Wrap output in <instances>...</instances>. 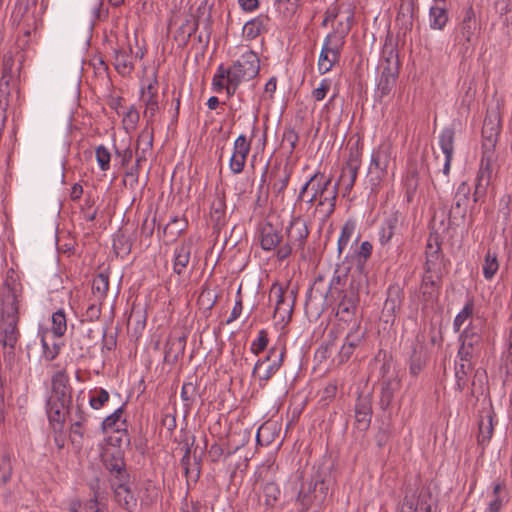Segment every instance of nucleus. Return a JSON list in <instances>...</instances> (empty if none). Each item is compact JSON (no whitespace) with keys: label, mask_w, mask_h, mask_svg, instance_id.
Segmentation results:
<instances>
[{"label":"nucleus","mask_w":512,"mask_h":512,"mask_svg":"<svg viewBox=\"0 0 512 512\" xmlns=\"http://www.w3.org/2000/svg\"><path fill=\"white\" fill-rule=\"evenodd\" d=\"M352 18V14H349L346 18V24L340 22L338 27L325 37L318 58V71L320 74H326L339 62L345 38L351 28Z\"/></svg>","instance_id":"nucleus-3"},{"label":"nucleus","mask_w":512,"mask_h":512,"mask_svg":"<svg viewBox=\"0 0 512 512\" xmlns=\"http://www.w3.org/2000/svg\"><path fill=\"white\" fill-rule=\"evenodd\" d=\"M325 184H331V178L320 172L314 173L301 187L297 201L305 202L312 207L316 202L318 203Z\"/></svg>","instance_id":"nucleus-14"},{"label":"nucleus","mask_w":512,"mask_h":512,"mask_svg":"<svg viewBox=\"0 0 512 512\" xmlns=\"http://www.w3.org/2000/svg\"><path fill=\"white\" fill-rule=\"evenodd\" d=\"M474 311V304L468 301L462 310L455 316L453 321L454 332H459L463 324L472 317Z\"/></svg>","instance_id":"nucleus-54"},{"label":"nucleus","mask_w":512,"mask_h":512,"mask_svg":"<svg viewBox=\"0 0 512 512\" xmlns=\"http://www.w3.org/2000/svg\"><path fill=\"white\" fill-rule=\"evenodd\" d=\"M335 302V316L345 323L358 322L355 318L359 304V285L352 281L348 288L338 291V295L332 297Z\"/></svg>","instance_id":"nucleus-5"},{"label":"nucleus","mask_w":512,"mask_h":512,"mask_svg":"<svg viewBox=\"0 0 512 512\" xmlns=\"http://www.w3.org/2000/svg\"><path fill=\"white\" fill-rule=\"evenodd\" d=\"M477 29L475 11L472 6H468L461 12L460 21L455 30V41L468 50L475 41Z\"/></svg>","instance_id":"nucleus-11"},{"label":"nucleus","mask_w":512,"mask_h":512,"mask_svg":"<svg viewBox=\"0 0 512 512\" xmlns=\"http://www.w3.org/2000/svg\"><path fill=\"white\" fill-rule=\"evenodd\" d=\"M287 240L297 248H303L309 235L307 223L301 217H294L286 229Z\"/></svg>","instance_id":"nucleus-27"},{"label":"nucleus","mask_w":512,"mask_h":512,"mask_svg":"<svg viewBox=\"0 0 512 512\" xmlns=\"http://www.w3.org/2000/svg\"><path fill=\"white\" fill-rule=\"evenodd\" d=\"M448 22V13L444 7L432 6L429 10V23L433 30H442Z\"/></svg>","instance_id":"nucleus-43"},{"label":"nucleus","mask_w":512,"mask_h":512,"mask_svg":"<svg viewBox=\"0 0 512 512\" xmlns=\"http://www.w3.org/2000/svg\"><path fill=\"white\" fill-rule=\"evenodd\" d=\"M49 333L48 331H43L40 333V343L42 346V357L47 361L54 360L59 352H60V346L53 341L52 343H49L47 337Z\"/></svg>","instance_id":"nucleus-46"},{"label":"nucleus","mask_w":512,"mask_h":512,"mask_svg":"<svg viewBox=\"0 0 512 512\" xmlns=\"http://www.w3.org/2000/svg\"><path fill=\"white\" fill-rule=\"evenodd\" d=\"M269 343L268 332L265 329L258 331L257 337L252 341L250 345V351L254 355H259L261 352L266 350Z\"/></svg>","instance_id":"nucleus-55"},{"label":"nucleus","mask_w":512,"mask_h":512,"mask_svg":"<svg viewBox=\"0 0 512 512\" xmlns=\"http://www.w3.org/2000/svg\"><path fill=\"white\" fill-rule=\"evenodd\" d=\"M474 366L472 360H459L455 362V377L456 387L458 390L463 391L467 386V376L473 370Z\"/></svg>","instance_id":"nucleus-39"},{"label":"nucleus","mask_w":512,"mask_h":512,"mask_svg":"<svg viewBox=\"0 0 512 512\" xmlns=\"http://www.w3.org/2000/svg\"><path fill=\"white\" fill-rule=\"evenodd\" d=\"M197 396V386L192 382H185L181 389V399L184 402H193Z\"/></svg>","instance_id":"nucleus-59"},{"label":"nucleus","mask_w":512,"mask_h":512,"mask_svg":"<svg viewBox=\"0 0 512 512\" xmlns=\"http://www.w3.org/2000/svg\"><path fill=\"white\" fill-rule=\"evenodd\" d=\"M139 112L134 106H130L127 110V112L124 115L123 123L125 124L126 128L133 129L139 122Z\"/></svg>","instance_id":"nucleus-60"},{"label":"nucleus","mask_w":512,"mask_h":512,"mask_svg":"<svg viewBox=\"0 0 512 512\" xmlns=\"http://www.w3.org/2000/svg\"><path fill=\"white\" fill-rule=\"evenodd\" d=\"M405 229L406 224L404 215L397 210L392 211L385 216L380 225L378 232L379 243L383 247L389 245L392 239L395 236L403 234Z\"/></svg>","instance_id":"nucleus-13"},{"label":"nucleus","mask_w":512,"mask_h":512,"mask_svg":"<svg viewBox=\"0 0 512 512\" xmlns=\"http://www.w3.org/2000/svg\"><path fill=\"white\" fill-rule=\"evenodd\" d=\"M153 147V134L151 131L144 129L137 138L136 151L141 154L148 155Z\"/></svg>","instance_id":"nucleus-53"},{"label":"nucleus","mask_w":512,"mask_h":512,"mask_svg":"<svg viewBox=\"0 0 512 512\" xmlns=\"http://www.w3.org/2000/svg\"><path fill=\"white\" fill-rule=\"evenodd\" d=\"M286 349L283 346H272L265 357L256 361L252 375L257 377L260 385H265L283 365Z\"/></svg>","instance_id":"nucleus-6"},{"label":"nucleus","mask_w":512,"mask_h":512,"mask_svg":"<svg viewBox=\"0 0 512 512\" xmlns=\"http://www.w3.org/2000/svg\"><path fill=\"white\" fill-rule=\"evenodd\" d=\"M480 325L470 322L460 333V347L457 352L459 360H472L479 354L482 336Z\"/></svg>","instance_id":"nucleus-9"},{"label":"nucleus","mask_w":512,"mask_h":512,"mask_svg":"<svg viewBox=\"0 0 512 512\" xmlns=\"http://www.w3.org/2000/svg\"><path fill=\"white\" fill-rule=\"evenodd\" d=\"M52 392L50 399L61 401L66 405L71 403V387L69 386V377L63 371H58L52 376Z\"/></svg>","instance_id":"nucleus-25"},{"label":"nucleus","mask_w":512,"mask_h":512,"mask_svg":"<svg viewBox=\"0 0 512 512\" xmlns=\"http://www.w3.org/2000/svg\"><path fill=\"white\" fill-rule=\"evenodd\" d=\"M52 333L55 337H62L67 330V319L62 309L57 310L52 314Z\"/></svg>","instance_id":"nucleus-49"},{"label":"nucleus","mask_w":512,"mask_h":512,"mask_svg":"<svg viewBox=\"0 0 512 512\" xmlns=\"http://www.w3.org/2000/svg\"><path fill=\"white\" fill-rule=\"evenodd\" d=\"M346 278L347 269H342L340 266H338L330 280L327 291L325 293H321L326 302L328 301L329 297L338 295V287L344 285Z\"/></svg>","instance_id":"nucleus-41"},{"label":"nucleus","mask_w":512,"mask_h":512,"mask_svg":"<svg viewBox=\"0 0 512 512\" xmlns=\"http://www.w3.org/2000/svg\"><path fill=\"white\" fill-rule=\"evenodd\" d=\"M441 279L442 274H423L420 290L424 301H433L438 297Z\"/></svg>","instance_id":"nucleus-31"},{"label":"nucleus","mask_w":512,"mask_h":512,"mask_svg":"<svg viewBox=\"0 0 512 512\" xmlns=\"http://www.w3.org/2000/svg\"><path fill=\"white\" fill-rule=\"evenodd\" d=\"M232 74L230 69H226L223 65L218 66L216 73L212 79V87L216 92H221L224 90L225 85H227V81L229 76Z\"/></svg>","instance_id":"nucleus-52"},{"label":"nucleus","mask_w":512,"mask_h":512,"mask_svg":"<svg viewBox=\"0 0 512 512\" xmlns=\"http://www.w3.org/2000/svg\"><path fill=\"white\" fill-rule=\"evenodd\" d=\"M109 393L104 388H95L89 392V405L92 409H101L109 401Z\"/></svg>","instance_id":"nucleus-50"},{"label":"nucleus","mask_w":512,"mask_h":512,"mask_svg":"<svg viewBox=\"0 0 512 512\" xmlns=\"http://www.w3.org/2000/svg\"><path fill=\"white\" fill-rule=\"evenodd\" d=\"M455 132L452 128H444L439 135V146L445 156L454 154Z\"/></svg>","instance_id":"nucleus-47"},{"label":"nucleus","mask_w":512,"mask_h":512,"mask_svg":"<svg viewBox=\"0 0 512 512\" xmlns=\"http://www.w3.org/2000/svg\"><path fill=\"white\" fill-rule=\"evenodd\" d=\"M109 290V275L106 272L97 274L92 282V293L94 297L102 303Z\"/></svg>","instance_id":"nucleus-40"},{"label":"nucleus","mask_w":512,"mask_h":512,"mask_svg":"<svg viewBox=\"0 0 512 512\" xmlns=\"http://www.w3.org/2000/svg\"><path fill=\"white\" fill-rule=\"evenodd\" d=\"M330 88L331 80L329 78L322 79L319 86L312 91L313 99L315 101H322L326 97Z\"/></svg>","instance_id":"nucleus-58"},{"label":"nucleus","mask_w":512,"mask_h":512,"mask_svg":"<svg viewBox=\"0 0 512 512\" xmlns=\"http://www.w3.org/2000/svg\"><path fill=\"white\" fill-rule=\"evenodd\" d=\"M382 369L386 372L381 381V399L380 404L383 409H386L392 403L396 392L401 387V378L397 372L389 374V366L383 365Z\"/></svg>","instance_id":"nucleus-20"},{"label":"nucleus","mask_w":512,"mask_h":512,"mask_svg":"<svg viewBox=\"0 0 512 512\" xmlns=\"http://www.w3.org/2000/svg\"><path fill=\"white\" fill-rule=\"evenodd\" d=\"M330 185L325 184V189L323 188V193H321L315 208V212L321 215L322 220H327L334 213L336 207L339 183H335L332 188Z\"/></svg>","instance_id":"nucleus-24"},{"label":"nucleus","mask_w":512,"mask_h":512,"mask_svg":"<svg viewBox=\"0 0 512 512\" xmlns=\"http://www.w3.org/2000/svg\"><path fill=\"white\" fill-rule=\"evenodd\" d=\"M386 66H382V72L379 80V89L383 95L390 93L394 85L396 84L399 74L398 59L395 58L393 61L385 59ZM383 65V63L381 64Z\"/></svg>","instance_id":"nucleus-26"},{"label":"nucleus","mask_w":512,"mask_h":512,"mask_svg":"<svg viewBox=\"0 0 512 512\" xmlns=\"http://www.w3.org/2000/svg\"><path fill=\"white\" fill-rule=\"evenodd\" d=\"M470 186L467 182H461L454 195V203L452 209L456 210L457 213L464 216L467 212L468 204L470 201Z\"/></svg>","instance_id":"nucleus-37"},{"label":"nucleus","mask_w":512,"mask_h":512,"mask_svg":"<svg viewBox=\"0 0 512 512\" xmlns=\"http://www.w3.org/2000/svg\"><path fill=\"white\" fill-rule=\"evenodd\" d=\"M364 340V332L360 329V323L355 322L351 325L348 334L345 337L344 343L341 346L339 353L337 355V360L339 364H343L347 362L356 347L360 345V343Z\"/></svg>","instance_id":"nucleus-21"},{"label":"nucleus","mask_w":512,"mask_h":512,"mask_svg":"<svg viewBox=\"0 0 512 512\" xmlns=\"http://www.w3.org/2000/svg\"><path fill=\"white\" fill-rule=\"evenodd\" d=\"M193 247V237H188L175 246L173 251V271L177 275H182L186 271L191 259Z\"/></svg>","instance_id":"nucleus-23"},{"label":"nucleus","mask_w":512,"mask_h":512,"mask_svg":"<svg viewBox=\"0 0 512 512\" xmlns=\"http://www.w3.org/2000/svg\"><path fill=\"white\" fill-rule=\"evenodd\" d=\"M144 53L142 49L134 53L130 44L118 46L114 49L113 66L121 76H129L135 68L136 59H142Z\"/></svg>","instance_id":"nucleus-16"},{"label":"nucleus","mask_w":512,"mask_h":512,"mask_svg":"<svg viewBox=\"0 0 512 512\" xmlns=\"http://www.w3.org/2000/svg\"><path fill=\"white\" fill-rule=\"evenodd\" d=\"M427 362V353L424 346L420 343H415L412 346L411 355L409 358V373L412 376H417L423 370Z\"/></svg>","instance_id":"nucleus-34"},{"label":"nucleus","mask_w":512,"mask_h":512,"mask_svg":"<svg viewBox=\"0 0 512 512\" xmlns=\"http://www.w3.org/2000/svg\"><path fill=\"white\" fill-rule=\"evenodd\" d=\"M251 150V140L244 134L239 135L233 144V152L229 160V169L233 174L243 172L247 157Z\"/></svg>","instance_id":"nucleus-18"},{"label":"nucleus","mask_w":512,"mask_h":512,"mask_svg":"<svg viewBox=\"0 0 512 512\" xmlns=\"http://www.w3.org/2000/svg\"><path fill=\"white\" fill-rule=\"evenodd\" d=\"M272 177H273V184L272 189L273 191L279 195L283 194L286 190L290 177H291V170L287 167H284L283 169H277L275 171H272Z\"/></svg>","instance_id":"nucleus-42"},{"label":"nucleus","mask_w":512,"mask_h":512,"mask_svg":"<svg viewBox=\"0 0 512 512\" xmlns=\"http://www.w3.org/2000/svg\"><path fill=\"white\" fill-rule=\"evenodd\" d=\"M361 152L358 148H351L349 157L345 164L342 166L341 174L336 183H339L344 189V196L349 194L354 187L355 181L361 167Z\"/></svg>","instance_id":"nucleus-15"},{"label":"nucleus","mask_w":512,"mask_h":512,"mask_svg":"<svg viewBox=\"0 0 512 512\" xmlns=\"http://www.w3.org/2000/svg\"><path fill=\"white\" fill-rule=\"evenodd\" d=\"M69 406L48 398L46 402V413L50 422L63 424L66 414L69 412Z\"/></svg>","instance_id":"nucleus-38"},{"label":"nucleus","mask_w":512,"mask_h":512,"mask_svg":"<svg viewBox=\"0 0 512 512\" xmlns=\"http://www.w3.org/2000/svg\"><path fill=\"white\" fill-rule=\"evenodd\" d=\"M394 158L393 145L389 140L382 141L371 153L367 172V181L371 191L376 192L388 174L389 165Z\"/></svg>","instance_id":"nucleus-4"},{"label":"nucleus","mask_w":512,"mask_h":512,"mask_svg":"<svg viewBox=\"0 0 512 512\" xmlns=\"http://www.w3.org/2000/svg\"><path fill=\"white\" fill-rule=\"evenodd\" d=\"M142 102L144 103L145 110L144 116L148 119V121H152L159 109L158 99H157V81L154 83H149L147 87L142 89Z\"/></svg>","instance_id":"nucleus-29"},{"label":"nucleus","mask_w":512,"mask_h":512,"mask_svg":"<svg viewBox=\"0 0 512 512\" xmlns=\"http://www.w3.org/2000/svg\"><path fill=\"white\" fill-rule=\"evenodd\" d=\"M95 156L101 171H107L110 169L111 154L108 148L104 145L97 146L95 148Z\"/></svg>","instance_id":"nucleus-56"},{"label":"nucleus","mask_w":512,"mask_h":512,"mask_svg":"<svg viewBox=\"0 0 512 512\" xmlns=\"http://www.w3.org/2000/svg\"><path fill=\"white\" fill-rule=\"evenodd\" d=\"M499 269L497 255L490 250L487 251L482 267L483 276L486 280H492Z\"/></svg>","instance_id":"nucleus-48"},{"label":"nucleus","mask_w":512,"mask_h":512,"mask_svg":"<svg viewBox=\"0 0 512 512\" xmlns=\"http://www.w3.org/2000/svg\"><path fill=\"white\" fill-rule=\"evenodd\" d=\"M269 18L265 15H258L257 17L247 21L243 27V36L247 40H254L263 32L267 31Z\"/></svg>","instance_id":"nucleus-33"},{"label":"nucleus","mask_w":512,"mask_h":512,"mask_svg":"<svg viewBox=\"0 0 512 512\" xmlns=\"http://www.w3.org/2000/svg\"><path fill=\"white\" fill-rule=\"evenodd\" d=\"M265 503L272 506L280 496V489L274 482H267L263 487Z\"/></svg>","instance_id":"nucleus-57"},{"label":"nucleus","mask_w":512,"mask_h":512,"mask_svg":"<svg viewBox=\"0 0 512 512\" xmlns=\"http://www.w3.org/2000/svg\"><path fill=\"white\" fill-rule=\"evenodd\" d=\"M328 490V484L320 473L314 474L309 481L303 482L297 496L302 512H306L314 503L323 504Z\"/></svg>","instance_id":"nucleus-7"},{"label":"nucleus","mask_w":512,"mask_h":512,"mask_svg":"<svg viewBox=\"0 0 512 512\" xmlns=\"http://www.w3.org/2000/svg\"><path fill=\"white\" fill-rule=\"evenodd\" d=\"M111 487L115 501L125 510L132 512L137 507V497L128 485V475L124 469L118 467L116 475L111 479Z\"/></svg>","instance_id":"nucleus-10"},{"label":"nucleus","mask_w":512,"mask_h":512,"mask_svg":"<svg viewBox=\"0 0 512 512\" xmlns=\"http://www.w3.org/2000/svg\"><path fill=\"white\" fill-rule=\"evenodd\" d=\"M484 142L482 144V157L479 164V169L475 177V189L473 193V201L477 202L480 198L484 197L487 189L491 184L493 174L494 162V147L497 142L499 134L498 127H491L489 134L487 131V122L483 128Z\"/></svg>","instance_id":"nucleus-2"},{"label":"nucleus","mask_w":512,"mask_h":512,"mask_svg":"<svg viewBox=\"0 0 512 512\" xmlns=\"http://www.w3.org/2000/svg\"><path fill=\"white\" fill-rule=\"evenodd\" d=\"M96 331L88 326H81L71 337V351L74 357L82 358L94 347L96 343Z\"/></svg>","instance_id":"nucleus-17"},{"label":"nucleus","mask_w":512,"mask_h":512,"mask_svg":"<svg viewBox=\"0 0 512 512\" xmlns=\"http://www.w3.org/2000/svg\"><path fill=\"white\" fill-rule=\"evenodd\" d=\"M13 460V452L10 449H0V486L10 481L13 474Z\"/></svg>","instance_id":"nucleus-36"},{"label":"nucleus","mask_w":512,"mask_h":512,"mask_svg":"<svg viewBox=\"0 0 512 512\" xmlns=\"http://www.w3.org/2000/svg\"><path fill=\"white\" fill-rule=\"evenodd\" d=\"M123 406L116 409L112 414L107 416L101 424L102 431L107 432H120L126 430V419L123 418Z\"/></svg>","instance_id":"nucleus-35"},{"label":"nucleus","mask_w":512,"mask_h":512,"mask_svg":"<svg viewBox=\"0 0 512 512\" xmlns=\"http://www.w3.org/2000/svg\"><path fill=\"white\" fill-rule=\"evenodd\" d=\"M146 312L141 307H133L128 318V325H134L136 332H142L146 326Z\"/></svg>","instance_id":"nucleus-51"},{"label":"nucleus","mask_w":512,"mask_h":512,"mask_svg":"<svg viewBox=\"0 0 512 512\" xmlns=\"http://www.w3.org/2000/svg\"><path fill=\"white\" fill-rule=\"evenodd\" d=\"M432 492L428 486H422L417 496V502L415 505L420 506L427 503H434Z\"/></svg>","instance_id":"nucleus-61"},{"label":"nucleus","mask_w":512,"mask_h":512,"mask_svg":"<svg viewBox=\"0 0 512 512\" xmlns=\"http://www.w3.org/2000/svg\"><path fill=\"white\" fill-rule=\"evenodd\" d=\"M211 210L214 214L217 215L218 220L225 215L226 203L224 196L216 197V199L212 202Z\"/></svg>","instance_id":"nucleus-62"},{"label":"nucleus","mask_w":512,"mask_h":512,"mask_svg":"<svg viewBox=\"0 0 512 512\" xmlns=\"http://www.w3.org/2000/svg\"><path fill=\"white\" fill-rule=\"evenodd\" d=\"M270 300L275 299L274 317L282 323L291 320L295 301L296 291L285 289L282 285L274 283L270 289Z\"/></svg>","instance_id":"nucleus-8"},{"label":"nucleus","mask_w":512,"mask_h":512,"mask_svg":"<svg viewBox=\"0 0 512 512\" xmlns=\"http://www.w3.org/2000/svg\"><path fill=\"white\" fill-rule=\"evenodd\" d=\"M372 407L367 396H359L355 404V422L359 430L368 429L371 422Z\"/></svg>","instance_id":"nucleus-28"},{"label":"nucleus","mask_w":512,"mask_h":512,"mask_svg":"<svg viewBox=\"0 0 512 512\" xmlns=\"http://www.w3.org/2000/svg\"><path fill=\"white\" fill-rule=\"evenodd\" d=\"M198 28V22L190 23L186 21V23L182 24L180 27L181 32L183 33V43L186 44L190 37L196 32Z\"/></svg>","instance_id":"nucleus-64"},{"label":"nucleus","mask_w":512,"mask_h":512,"mask_svg":"<svg viewBox=\"0 0 512 512\" xmlns=\"http://www.w3.org/2000/svg\"><path fill=\"white\" fill-rule=\"evenodd\" d=\"M23 300L20 275L14 269H9L1 286L0 335L3 347L16 348L19 341V310Z\"/></svg>","instance_id":"nucleus-1"},{"label":"nucleus","mask_w":512,"mask_h":512,"mask_svg":"<svg viewBox=\"0 0 512 512\" xmlns=\"http://www.w3.org/2000/svg\"><path fill=\"white\" fill-rule=\"evenodd\" d=\"M485 512H501L510 500L509 492L503 481H495L490 486Z\"/></svg>","instance_id":"nucleus-22"},{"label":"nucleus","mask_w":512,"mask_h":512,"mask_svg":"<svg viewBox=\"0 0 512 512\" xmlns=\"http://www.w3.org/2000/svg\"><path fill=\"white\" fill-rule=\"evenodd\" d=\"M427 250L426 252V262L424 266V273H431V274H442L443 275V257L440 252V246L437 245L435 249H433V246L431 243L427 244Z\"/></svg>","instance_id":"nucleus-32"},{"label":"nucleus","mask_w":512,"mask_h":512,"mask_svg":"<svg viewBox=\"0 0 512 512\" xmlns=\"http://www.w3.org/2000/svg\"><path fill=\"white\" fill-rule=\"evenodd\" d=\"M186 347V336H180L176 338H170L167 342L165 348V358L174 357L177 359L178 357L184 354Z\"/></svg>","instance_id":"nucleus-45"},{"label":"nucleus","mask_w":512,"mask_h":512,"mask_svg":"<svg viewBox=\"0 0 512 512\" xmlns=\"http://www.w3.org/2000/svg\"><path fill=\"white\" fill-rule=\"evenodd\" d=\"M495 425V412L492 404H483L478 415V443L487 445L492 438Z\"/></svg>","instance_id":"nucleus-19"},{"label":"nucleus","mask_w":512,"mask_h":512,"mask_svg":"<svg viewBox=\"0 0 512 512\" xmlns=\"http://www.w3.org/2000/svg\"><path fill=\"white\" fill-rule=\"evenodd\" d=\"M355 230H356V223L353 220H347L344 223V225L342 226L341 233H340V236H339L338 242H337L338 256H340L342 254L344 249L349 244L353 234L355 233Z\"/></svg>","instance_id":"nucleus-44"},{"label":"nucleus","mask_w":512,"mask_h":512,"mask_svg":"<svg viewBox=\"0 0 512 512\" xmlns=\"http://www.w3.org/2000/svg\"><path fill=\"white\" fill-rule=\"evenodd\" d=\"M283 235L276 227L266 223L260 230V245L265 251L276 249L281 243Z\"/></svg>","instance_id":"nucleus-30"},{"label":"nucleus","mask_w":512,"mask_h":512,"mask_svg":"<svg viewBox=\"0 0 512 512\" xmlns=\"http://www.w3.org/2000/svg\"><path fill=\"white\" fill-rule=\"evenodd\" d=\"M229 69L232 72V75L236 76L241 81H249L255 78L259 73V56L252 50H246Z\"/></svg>","instance_id":"nucleus-12"},{"label":"nucleus","mask_w":512,"mask_h":512,"mask_svg":"<svg viewBox=\"0 0 512 512\" xmlns=\"http://www.w3.org/2000/svg\"><path fill=\"white\" fill-rule=\"evenodd\" d=\"M139 170L140 168L137 166H132L128 172L125 174L124 182L129 184L131 188H135L139 182Z\"/></svg>","instance_id":"nucleus-63"}]
</instances>
